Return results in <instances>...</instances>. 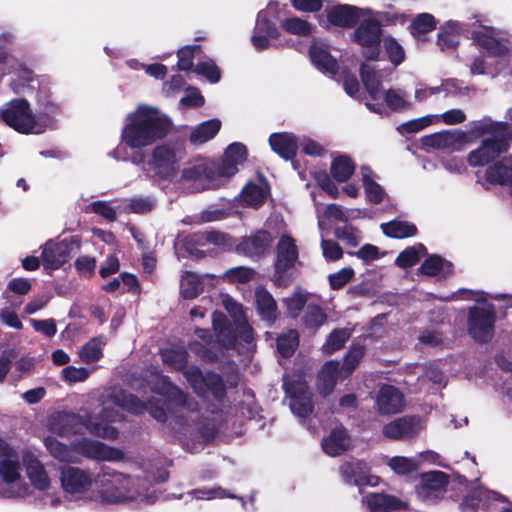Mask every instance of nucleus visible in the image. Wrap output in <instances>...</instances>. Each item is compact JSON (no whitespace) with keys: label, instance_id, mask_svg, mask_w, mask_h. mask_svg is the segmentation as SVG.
I'll list each match as a JSON object with an SVG mask.
<instances>
[{"label":"nucleus","instance_id":"obj_1","mask_svg":"<svg viewBox=\"0 0 512 512\" xmlns=\"http://www.w3.org/2000/svg\"><path fill=\"white\" fill-rule=\"evenodd\" d=\"M172 128L171 119L159 109L141 104L126 117L121 140L129 148L140 149L164 139Z\"/></svg>","mask_w":512,"mask_h":512},{"label":"nucleus","instance_id":"obj_2","mask_svg":"<svg viewBox=\"0 0 512 512\" xmlns=\"http://www.w3.org/2000/svg\"><path fill=\"white\" fill-rule=\"evenodd\" d=\"M0 120L7 126L22 134L43 132L39 128L36 115L30 109V104L25 98L12 99L0 109Z\"/></svg>","mask_w":512,"mask_h":512},{"label":"nucleus","instance_id":"obj_3","mask_svg":"<svg viewBox=\"0 0 512 512\" xmlns=\"http://www.w3.org/2000/svg\"><path fill=\"white\" fill-rule=\"evenodd\" d=\"M382 25L376 18H365L359 21L350 40L362 48L361 55L367 61L380 60Z\"/></svg>","mask_w":512,"mask_h":512},{"label":"nucleus","instance_id":"obj_4","mask_svg":"<svg viewBox=\"0 0 512 512\" xmlns=\"http://www.w3.org/2000/svg\"><path fill=\"white\" fill-rule=\"evenodd\" d=\"M184 377L194 393L201 398L210 394L217 402L221 403L227 397L225 381L220 374L214 371L209 370L203 373L199 367L190 366L189 370L185 371Z\"/></svg>","mask_w":512,"mask_h":512},{"label":"nucleus","instance_id":"obj_5","mask_svg":"<svg viewBox=\"0 0 512 512\" xmlns=\"http://www.w3.org/2000/svg\"><path fill=\"white\" fill-rule=\"evenodd\" d=\"M153 391L168 398L164 400L151 397L147 401L146 412H149L155 420L161 423L168 420V416L172 412V401L182 406L186 400L184 392L174 385L167 376L162 377L161 385L153 388Z\"/></svg>","mask_w":512,"mask_h":512},{"label":"nucleus","instance_id":"obj_6","mask_svg":"<svg viewBox=\"0 0 512 512\" xmlns=\"http://www.w3.org/2000/svg\"><path fill=\"white\" fill-rule=\"evenodd\" d=\"M496 314L493 304L483 303L468 310L467 330L477 342L485 344L491 341L494 334Z\"/></svg>","mask_w":512,"mask_h":512},{"label":"nucleus","instance_id":"obj_7","mask_svg":"<svg viewBox=\"0 0 512 512\" xmlns=\"http://www.w3.org/2000/svg\"><path fill=\"white\" fill-rule=\"evenodd\" d=\"M298 248L295 240L289 235H283L277 244L276 260L274 264L273 281L278 287H288L292 282L289 273L298 260Z\"/></svg>","mask_w":512,"mask_h":512},{"label":"nucleus","instance_id":"obj_8","mask_svg":"<svg viewBox=\"0 0 512 512\" xmlns=\"http://www.w3.org/2000/svg\"><path fill=\"white\" fill-rule=\"evenodd\" d=\"M81 248V240L77 236L64 238L59 242L49 240L45 243L41 259L46 270H57L67 263L73 252Z\"/></svg>","mask_w":512,"mask_h":512},{"label":"nucleus","instance_id":"obj_9","mask_svg":"<svg viewBox=\"0 0 512 512\" xmlns=\"http://www.w3.org/2000/svg\"><path fill=\"white\" fill-rule=\"evenodd\" d=\"M180 159L176 147L165 143L153 149L150 166L159 179L172 180L179 171Z\"/></svg>","mask_w":512,"mask_h":512},{"label":"nucleus","instance_id":"obj_10","mask_svg":"<svg viewBox=\"0 0 512 512\" xmlns=\"http://www.w3.org/2000/svg\"><path fill=\"white\" fill-rule=\"evenodd\" d=\"M473 132L477 135H490L488 140L502 154L507 153L512 144V124L507 121H493L490 118H485L475 124Z\"/></svg>","mask_w":512,"mask_h":512},{"label":"nucleus","instance_id":"obj_11","mask_svg":"<svg viewBox=\"0 0 512 512\" xmlns=\"http://www.w3.org/2000/svg\"><path fill=\"white\" fill-rule=\"evenodd\" d=\"M273 243L272 234L264 229L256 230L249 236L242 237L235 247V251L253 260L263 258Z\"/></svg>","mask_w":512,"mask_h":512},{"label":"nucleus","instance_id":"obj_12","mask_svg":"<svg viewBox=\"0 0 512 512\" xmlns=\"http://www.w3.org/2000/svg\"><path fill=\"white\" fill-rule=\"evenodd\" d=\"M326 22L319 18V24L322 27L328 28L329 26L350 29L355 27L361 17V9L349 4H336L332 7L325 9Z\"/></svg>","mask_w":512,"mask_h":512},{"label":"nucleus","instance_id":"obj_13","mask_svg":"<svg viewBox=\"0 0 512 512\" xmlns=\"http://www.w3.org/2000/svg\"><path fill=\"white\" fill-rule=\"evenodd\" d=\"M73 450L83 457L94 460L120 461L124 458L122 450L88 438L75 441L73 443Z\"/></svg>","mask_w":512,"mask_h":512},{"label":"nucleus","instance_id":"obj_14","mask_svg":"<svg viewBox=\"0 0 512 512\" xmlns=\"http://www.w3.org/2000/svg\"><path fill=\"white\" fill-rule=\"evenodd\" d=\"M181 178L184 181L203 182L207 184L202 185V190L208 189L218 181L220 176L217 171V164L208 159L196 160L194 163L182 170Z\"/></svg>","mask_w":512,"mask_h":512},{"label":"nucleus","instance_id":"obj_15","mask_svg":"<svg viewBox=\"0 0 512 512\" xmlns=\"http://www.w3.org/2000/svg\"><path fill=\"white\" fill-rule=\"evenodd\" d=\"M247 147L240 142H233L225 149L220 162H216L220 178H230L238 172V166L247 160Z\"/></svg>","mask_w":512,"mask_h":512},{"label":"nucleus","instance_id":"obj_16","mask_svg":"<svg viewBox=\"0 0 512 512\" xmlns=\"http://www.w3.org/2000/svg\"><path fill=\"white\" fill-rule=\"evenodd\" d=\"M419 432V418L403 416L384 425L383 435L391 440L412 439Z\"/></svg>","mask_w":512,"mask_h":512},{"label":"nucleus","instance_id":"obj_17","mask_svg":"<svg viewBox=\"0 0 512 512\" xmlns=\"http://www.w3.org/2000/svg\"><path fill=\"white\" fill-rule=\"evenodd\" d=\"M376 406L381 415L399 413L405 406L404 395L397 387L384 384L378 391Z\"/></svg>","mask_w":512,"mask_h":512},{"label":"nucleus","instance_id":"obj_18","mask_svg":"<svg viewBox=\"0 0 512 512\" xmlns=\"http://www.w3.org/2000/svg\"><path fill=\"white\" fill-rule=\"evenodd\" d=\"M255 306L260 319L269 327L273 326L279 317L278 306L273 295L263 286L255 290Z\"/></svg>","mask_w":512,"mask_h":512},{"label":"nucleus","instance_id":"obj_19","mask_svg":"<svg viewBox=\"0 0 512 512\" xmlns=\"http://www.w3.org/2000/svg\"><path fill=\"white\" fill-rule=\"evenodd\" d=\"M61 483L66 492L75 494L90 489L92 478L84 470L68 466L61 471Z\"/></svg>","mask_w":512,"mask_h":512},{"label":"nucleus","instance_id":"obj_20","mask_svg":"<svg viewBox=\"0 0 512 512\" xmlns=\"http://www.w3.org/2000/svg\"><path fill=\"white\" fill-rule=\"evenodd\" d=\"M36 101L39 106L38 115H36L39 128L43 131L51 124L52 118L60 112V105L54 101L50 89L46 86L39 87L36 94Z\"/></svg>","mask_w":512,"mask_h":512},{"label":"nucleus","instance_id":"obj_21","mask_svg":"<svg viewBox=\"0 0 512 512\" xmlns=\"http://www.w3.org/2000/svg\"><path fill=\"white\" fill-rule=\"evenodd\" d=\"M273 152L285 161H293L297 156L298 142L295 135L288 132L272 133L268 139Z\"/></svg>","mask_w":512,"mask_h":512},{"label":"nucleus","instance_id":"obj_22","mask_svg":"<svg viewBox=\"0 0 512 512\" xmlns=\"http://www.w3.org/2000/svg\"><path fill=\"white\" fill-rule=\"evenodd\" d=\"M339 471L347 484L356 486L369 484L370 469L362 460L345 461L340 465Z\"/></svg>","mask_w":512,"mask_h":512},{"label":"nucleus","instance_id":"obj_23","mask_svg":"<svg viewBox=\"0 0 512 512\" xmlns=\"http://www.w3.org/2000/svg\"><path fill=\"white\" fill-rule=\"evenodd\" d=\"M501 155L502 153L486 138L481 141L478 148L469 152L467 162L472 167H483L493 164Z\"/></svg>","mask_w":512,"mask_h":512},{"label":"nucleus","instance_id":"obj_24","mask_svg":"<svg viewBox=\"0 0 512 512\" xmlns=\"http://www.w3.org/2000/svg\"><path fill=\"white\" fill-rule=\"evenodd\" d=\"M349 440V435L344 427L335 428L322 440V449L327 455L337 457L348 450Z\"/></svg>","mask_w":512,"mask_h":512},{"label":"nucleus","instance_id":"obj_25","mask_svg":"<svg viewBox=\"0 0 512 512\" xmlns=\"http://www.w3.org/2000/svg\"><path fill=\"white\" fill-rule=\"evenodd\" d=\"M419 270L421 274L426 276L446 278L454 273V265L442 256L432 254L422 262Z\"/></svg>","mask_w":512,"mask_h":512},{"label":"nucleus","instance_id":"obj_26","mask_svg":"<svg viewBox=\"0 0 512 512\" xmlns=\"http://www.w3.org/2000/svg\"><path fill=\"white\" fill-rule=\"evenodd\" d=\"M485 180L492 185L512 187V165L505 160L495 161L487 167Z\"/></svg>","mask_w":512,"mask_h":512},{"label":"nucleus","instance_id":"obj_27","mask_svg":"<svg viewBox=\"0 0 512 512\" xmlns=\"http://www.w3.org/2000/svg\"><path fill=\"white\" fill-rule=\"evenodd\" d=\"M464 133L459 131L445 130L434 133L423 138V144L435 149H450L457 143L462 142Z\"/></svg>","mask_w":512,"mask_h":512},{"label":"nucleus","instance_id":"obj_28","mask_svg":"<svg viewBox=\"0 0 512 512\" xmlns=\"http://www.w3.org/2000/svg\"><path fill=\"white\" fill-rule=\"evenodd\" d=\"M361 81L368 92L371 100L381 98L382 79L381 75L372 66L361 63L359 68Z\"/></svg>","mask_w":512,"mask_h":512},{"label":"nucleus","instance_id":"obj_29","mask_svg":"<svg viewBox=\"0 0 512 512\" xmlns=\"http://www.w3.org/2000/svg\"><path fill=\"white\" fill-rule=\"evenodd\" d=\"M489 500H498L501 502L507 501L506 497L500 493L475 488L463 498L462 506L468 508L472 512H476L481 505H484Z\"/></svg>","mask_w":512,"mask_h":512},{"label":"nucleus","instance_id":"obj_30","mask_svg":"<svg viewBox=\"0 0 512 512\" xmlns=\"http://www.w3.org/2000/svg\"><path fill=\"white\" fill-rule=\"evenodd\" d=\"M437 27V20L430 13L417 14L408 26L410 34L418 41H426L428 33L434 31Z\"/></svg>","mask_w":512,"mask_h":512},{"label":"nucleus","instance_id":"obj_31","mask_svg":"<svg viewBox=\"0 0 512 512\" xmlns=\"http://www.w3.org/2000/svg\"><path fill=\"white\" fill-rule=\"evenodd\" d=\"M221 129V121L218 118H212L200 123L190 133L189 141L193 145L203 144L213 139Z\"/></svg>","mask_w":512,"mask_h":512},{"label":"nucleus","instance_id":"obj_32","mask_svg":"<svg viewBox=\"0 0 512 512\" xmlns=\"http://www.w3.org/2000/svg\"><path fill=\"white\" fill-rule=\"evenodd\" d=\"M83 425L91 435L99 438L115 440L119 435L116 427L100 417L87 416L83 421Z\"/></svg>","mask_w":512,"mask_h":512},{"label":"nucleus","instance_id":"obj_33","mask_svg":"<svg viewBox=\"0 0 512 512\" xmlns=\"http://www.w3.org/2000/svg\"><path fill=\"white\" fill-rule=\"evenodd\" d=\"M328 320V315L324 309L318 305L310 303L306 306L301 322L306 330L315 333L322 327Z\"/></svg>","mask_w":512,"mask_h":512},{"label":"nucleus","instance_id":"obj_34","mask_svg":"<svg viewBox=\"0 0 512 512\" xmlns=\"http://www.w3.org/2000/svg\"><path fill=\"white\" fill-rule=\"evenodd\" d=\"M381 230L386 237L404 239L417 235L418 229L415 224L408 221L392 220L381 224Z\"/></svg>","mask_w":512,"mask_h":512},{"label":"nucleus","instance_id":"obj_35","mask_svg":"<svg viewBox=\"0 0 512 512\" xmlns=\"http://www.w3.org/2000/svg\"><path fill=\"white\" fill-rule=\"evenodd\" d=\"M113 401L117 406L134 415H143L147 411V402L142 401L137 395L127 393L124 390L115 393Z\"/></svg>","mask_w":512,"mask_h":512},{"label":"nucleus","instance_id":"obj_36","mask_svg":"<svg viewBox=\"0 0 512 512\" xmlns=\"http://www.w3.org/2000/svg\"><path fill=\"white\" fill-rule=\"evenodd\" d=\"M355 169L356 165L349 156L340 155L332 160L330 173L335 181L344 183L352 177Z\"/></svg>","mask_w":512,"mask_h":512},{"label":"nucleus","instance_id":"obj_37","mask_svg":"<svg viewBox=\"0 0 512 512\" xmlns=\"http://www.w3.org/2000/svg\"><path fill=\"white\" fill-rule=\"evenodd\" d=\"M309 56L312 63L321 70L336 73L339 68L337 60L324 47L312 45L309 48Z\"/></svg>","mask_w":512,"mask_h":512},{"label":"nucleus","instance_id":"obj_38","mask_svg":"<svg viewBox=\"0 0 512 512\" xmlns=\"http://www.w3.org/2000/svg\"><path fill=\"white\" fill-rule=\"evenodd\" d=\"M160 356L163 363L175 371L182 372L189 370L188 367V352L183 349L166 348L160 351Z\"/></svg>","mask_w":512,"mask_h":512},{"label":"nucleus","instance_id":"obj_39","mask_svg":"<svg viewBox=\"0 0 512 512\" xmlns=\"http://www.w3.org/2000/svg\"><path fill=\"white\" fill-rule=\"evenodd\" d=\"M460 25L456 21H448L440 28L437 45L442 51L455 49L459 44Z\"/></svg>","mask_w":512,"mask_h":512},{"label":"nucleus","instance_id":"obj_40","mask_svg":"<svg viewBox=\"0 0 512 512\" xmlns=\"http://www.w3.org/2000/svg\"><path fill=\"white\" fill-rule=\"evenodd\" d=\"M362 184L368 202L378 205L384 200L385 191L380 184L374 181L372 170L369 167H362Z\"/></svg>","mask_w":512,"mask_h":512},{"label":"nucleus","instance_id":"obj_41","mask_svg":"<svg viewBox=\"0 0 512 512\" xmlns=\"http://www.w3.org/2000/svg\"><path fill=\"white\" fill-rule=\"evenodd\" d=\"M203 292L201 276L195 272L185 271L182 275L180 294L185 300L197 298Z\"/></svg>","mask_w":512,"mask_h":512},{"label":"nucleus","instance_id":"obj_42","mask_svg":"<svg viewBox=\"0 0 512 512\" xmlns=\"http://www.w3.org/2000/svg\"><path fill=\"white\" fill-rule=\"evenodd\" d=\"M367 503L371 512H392L402 508V501L393 495L372 494Z\"/></svg>","mask_w":512,"mask_h":512},{"label":"nucleus","instance_id":"obj_43","mask_svg":"<svg viewBox=\"0 0 512 512\" xmlns=\"http://www.w3.org/2000/svg\"><path fill=\"white\" fill-rule=\"evenodd\" d=\"M299 333L296 329H289L276 338V348L283 358H290L299 347Z\"/></svg>","mask_w":512,"mask_h":512},{"label":"nucleus","instance_id":"obj_44","mask_svg":"<svg viewBox=\"0 0 512 512\" xmlns=\"http://www.w3.org/2000/svg\"><path fill=\"white\" fill-rule=\"evenodd\" d=\"M449 484V476L442 471H431L421 475L420 493L445 490Z\"/></svg>","mask_w":512,"mask_h":512},{"label":"nucleus","instance_id":"obj_45","mask_svg":"<svg viewBox=\"0 0 512 512\" xmlns=\"http://www.w3.org/2000/svg\"><path fill=\"white\" fill-rule=\"evenodd\" d=\"M26 472L32 485L39 489L45 490L50 486V479L41 462L32 459L26 464Z\"/></svg>","mask_w":512,"mask_h":512},{"label":"nucleus","instance_id":"obj_46","mask_svg":"<svg viewBox=\"0 0 512 512\" xmlns=\"http://www.w3.org/2000/svg\"><path fill=\"white\" fill-rule=\"evenodd\" d=\"M341 367L336 361H327L321 370L320 379L322 381V393L324 395L330 394L339 379Z\"/></svg>","mask_w":512,"mask_h":512},{"label":"nucleus","instance_id":"obj_47","mask_svg":"<svg viewBox=\"0 0 512 512\" xmlns=\"http://www.w3.org/2000/svg\"><path fill=\"white\" fill-rule=\"evenodd\" d=\"M268 191V187L265 188L253 182H249L242 189L241 195L243 201L248 206L259 207L265 202Z\"/></svg>","mask_w":512,"mask_h":512},{"label":"nucleus","instance_id":"obj_48","mask_svg":"<svg viewBox=\"0 0 512 512\" xmlns=\"http://www.w3.org/2000/svg\"><path fill=\"white\" fill-rule=\"evenodd\" d=\"M366 352L365 345L361 343H353L344 357L341 371L344 372V376H350L355 369L358 367L360 361L363 359Z\"/></svg>","mask_w":512,"mask_h":512},{"label":"nucleus","instance_id":"obj_49","mask_svg":"<svg viewBox=\"0 0 512 512\" xmlns=\"http://www.w3.org/2000/svg\"><path fill=\"white\" fill-rule=\"evenodd\" d=\"M383 47L388 61L395 67L399 66L405 61V50L394 36L386 35L383 39Z\"/></svg>","mask_w":512,"mask_h":512},{"label":"nucleus","instance_id":"obj_50","mask_svg":"<svg viewBox=\"0 0 512 512\" xmlns=\"http://www.w3.org/2000/svg\"><path fill=\"white\" fill-rule=\"evenodd\" d=\"M189 350L199 357L205 363H217L220 360V354L214 344H203L198 340L189 342Z\"/></svg>","mask_w":512,"mask_h":512},{"label":"nucleus","instance_id":"obj_51","mask_svg":"<svg viewBox=\"0 0 512 512\" xmlns=\"http://www.w3.org/2000/svg\"><path fill=\"white\" fill-rule=\"evenodd\" d=\"M282 303L286 308L287 316L296 320L307 306V294L295 291L291 296L283 298Z\"/></svg>","mask_w":512,"mask_h":512},{"label":"nucleus","instance_id":"obj_52","mask_svg":"<svg viewBox=\"0 0 512 512\" xmlns=\"http://www.w3.org/2000/svg\"><path fill=\"white\" fill-rule=\"evenodd\" d=\"M103 345L104 343L99 337L90 339L83 345L79 352L81 360L86 364H92L99 361L103 357Z\"/></svg>","mask_w":512,"mask_h":512},{"label":"nucleus","instance_id":"obj_53","mask_svg":"<svg viewBox=\"0 0 512 512\" xmlns=\"http://www.w3.org/2000/svg\"><path fill=\"white\" fill-rule=\"evenodd\" d=\"M45 446L51 456L61 462H69L72 458V450L66 444H63L56 438L48 436L45 438Z\"/></svg>","mask_w":512,"mask_h":512},{"label":"nucleus","instance_id":"obj_54","mask_svg":"<svg viewBox=\"0 0 512 512\" xmlns=\"http://www.w3.org/2000/svg\"><path fill=\"white\" fill-rule=\"evenodd\" d=\"M19 456L0 461V475L7 484L15 483L20 478Z\"/></svg>","mask_w":512,"mask_h":512},{"label":"nucleus","instance_id":"obj_55","mask_svg":"<svg viewBox=\"0 0 512 512\" xmlns=\"http://www.w3.org/2000/svg\"><path fill=\"white\" fill-rule=\"evenodd\" d=\"M281 26L286 32L298 36H309L313 31L312 24L299 17L286 18Z\"/></svg>","mask_w":512,"mask_h":512},{"label":"nucleus","instance_id":"obj_56","mask_svg":"<svg viewBox=\"0 0 512 512\" xmlns=\"http://www.w3.org/2000/svg\"><path fill=\"white\" fill-rule=\"evenodd\" d=\"M350 333L346 329H334L327 337L325 342V351L333 353L344 347L348 341Z\"/></svg>","mask_w":512,"mask_h":512},{"label":"nucleus","instance_id":"obj_57","mask_svg":"<svg viewBox=\"0 0 512 512\" xmlns=\"http://www.w3.org/2000/svg\"><path fill=\"white\" fill-rule=\"evenodd\" d=\"M199 45H191V46H185L181 48L178 53V62H177V68L180 71L189 72L193 70L194 66V58H195V51L200 50Z\"/></svg>","mask_w":512,"mask_h":512},{"label":"nucleus","instance_id":"obj_58","mask_svg":"<svg viewBox=\"0 0 512 512\" xmlns=\"http://www.w3.org/2000/svg\"><path fill=\"white\" fill-rule=\"evenodd\" d=\"M193 71L205 77L210 83H217L221 79V71L212 60L197 63Z\"/></svg>","mask_w":512,"mask_h":512},{"label":"nucleus","instance_id":"obj_59","mask_svg":"<svg viewBox=\"0 0 512 512\" xmlns=\"http://www.w3.org/2000/svg\"><path fill=\"white\" fill-rule=\"evenodd\" d=\"M290 408L301 418H307L313 412V404L308 394L290 399Z\"/></svg>","mask_w":512,"mask_h":512},{"label":"nucleus","instance_id":"obj_60","mask_svg":"<svg viewBox=\"0 0 512 512\" xmlns=\"http://www.w3.org/2000/svg\"><path fill=\"white\" fill-rule=\"evenodd\" d=\"M420 260V255L415 246H409L399 253L395 259V265L402 269L415 266Z\"/></svg>","mask_w":512,"mask_h":512},{"label":"nucleus","instance_id":"obj_61","mask_svg":"<svg viewBox=\"0 0 512 512\" xmlns=\"http://www.w3.org/2000/svg\"><path fill=\"white\" fill-rule=\"evenodd\" d=\"M317 185L326 192L331 198L339 197V189L326 171H318L314 174Z\"/></svg>","mask_w":512,"mask_h":512},{"label":"nucleus","instance_id":"obj_62","mask_svg":"<svg viewBox=\"0 0 512 512\" xmlns=\"http://www.w3.org/2000/svg\"><path fill=\"white\" fill-rule=\"evenodd\" d=\"M216 341L221 348L234 349L237 343V332L232 324L215 334Z\"/></svg>","mask_w":512,"mask_h":512},{"label":"nucleus","instance_id":"obj_63","mask_svg":"<svg viewBox=\"0 0 512 512\" xmlns=\"http://www.w3.org/2000/svg\"><path fill=\"white\" fill-rule=\"evenodd\" d=\"M355 273L352 268H342L336 273L330 274L328 277L329 285L332 290H339L348 284L354 277Z\"/></svg>","mask_w":512,"mask_h":512},{"label":"nucleus","instance_id":"obj_64","mask_svg":"<svg viewBox=\"0 0 512 512\" xmlns=\"http://www.w3.org/2000/svg\"><path fill=\"white\" fill-rule=\"evenodd\" d=\"M334 234L348 246L356 247L359 244V231L352 225L337 227Z\"/></svg>","mask_w":512,"mask_h":512}]
</instances>
